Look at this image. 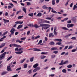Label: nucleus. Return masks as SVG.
<instances>
[{
    "mask_svg": "<svg viewBox=\"0 0 77 77\" xmlns=\"http://www.w3.org/2000/svg\"><path fill=\"white\" fill-rule=\"evenodd\" d=\"M12 56H11V57H8V58L7 59V61H9V60H11V59H12Z\"/></svg>",
    "mask_w": 77,
    "mask_h": 77,
    "instance_id": "obj_30",
    "label": "nucleus"
},
{
    "mask_svg": "<svg viewBox=\"0 0 77 77\" xmlns=\"http://www.w3.org/2000/svg\"><path fill=\"white\" fill-rule=\"evenodd\" d=\"M70 27H73L74 26V24L72 23L70 24Z\"/></svg>",
    "mask_w": 77,
    "mask_h": 77,
    "instance_id": "obj_61",
    "label": "nucleus"
},
{
    "mask_svg": "<svg viewBox=\"0 0 77 77\" xmlns=\"http://www.w3.org/2000/svg\"><path fill=\"white\" fill-rule=\"evenodd\" d=\"M63 65V60H62L60 63H59V65Z\"/></svg>",
    "mask_w": 77,
    "mask_h": 77,
    "instance_id": "obj_27",
    "label": "nucleus"
},
{
    "mask_svg": "<svg viewBox=\"0 0 77 77\" xmlns=\"http://www.w3.org/2000/svg\"><path fill=\"white\" fill-rule=\"evenodd\" d=\"M8 32L6 31L5 32H4L2 35V36H4V35H5L6 34H7V33H8Z\"/></svg>",
    "mask_w": 77,
    "mask_h": 77,
    "instance_id": "obj_41",
    "label": "nucleus"
},
{
    "mask_svg": "<svg viewBox=\"0 0 77 77\" xmlns=\"http://www.w3.org/2000/svg\"><path fill=\"white\" fill-rule=\"evenodd\" d=\"M33 57H32L30 59V60L31 62H33Z\"/></svg>",
    "mask_w": 77,
    "mask_h": 77,
    "instance_id": "obj_51",
    "label": "nucleus"
},
{
    "mask_svg": "<svg viewBox=\"0 0 77 77\" xmlns=\"http://www.w3.org/2000/svg\"><path fill=\"white\" fill-rule=\"evenodd\" d=\"M23 16H20L18 17L17 18L18 19H21V18H23Z\"/></svg>",
    "mask_w": 77,
    "mask_h": 77,
    "instance_id": "obj_46",
    "label": "nucleus"
},
{
    "mask_svg": "<svg viewBox=\"0 0 77 77\" xmlns=\"http://www.w3.org/2000/svg\"><path fill=\"white\" fill-rule=\"evenodd\" d=\"M41 59H45V57H46V56L43 55V56H41Z\"/></svg>",
    "mask_w": 77,
    "mask_h": 77,
    "instance_id": "obj_25",
    "label": "nucleus"
},
{
    "mask_svg": "<svg viewBox=\"0 0 77 77\" xmlns=\"http://www.w3.org/2000/svg\"><path fill=\"white\" fill-rule=\"evenodd\" d=\"M69 0H68L67 2L65 4V6H67L68 5V2H69Z\"/></svg>",
    "mask_w": 77,
    "mask_h": 77,
    "instance_id": "obj_48",
    "label": "nucleus"
},
{
    "mask_svg": "<svg viewBox=\"0 0 77 77\" xmlns=\"http://www.w3.org/2000/svg\"><path fill=\"white\" fill-rule=\"evenodd\" d=\"M23 53V51H21L20 52H15V53H16V54H21V53Z\"/></svg>",
    "mask_w": 77,
    "mask_h": 77,
    "instance_id": "obj_20",
    "label": "nucleus"
},
{
    "mask_svg": "<svg viewBox=\"0 0 77 77\" xmlns=\"http://www.w3.org/2000/svg\"><path fill=\"white\" fill-rule=\"evenodd\" d=\"M24 66V68H27V64H25L24 65H23Z\"/></svg>",
    "mask_w": 77,
    "mask_h": 77,
    "instance_id": "obj_28",
    "label": "nucleus"
},
{
    "mask_svg": "<svg viewBox=\"0 0 77 77\" xmlns=\"http://www.w3.org/2000/svg\"><path fill=\"white\" fill-rule=\"evenodd\" d=\"M5 44H6V43H2L1 45H0V48H2V47H4V46L5 45Z\"/></svg>",
    "mask_w": 77,
    "mask_h": 77,
    "instance_id": "obj_16",
    "label": "nucleus"
},
{
    "mask_svg": "<svg viewBox=\"0 0 77 77\" xmlns=\"http://www.w3.org/2000/svg\"><path fill=\"white\" fill-rule=\"evenodd\" d=\"M15 29H14L12 28L11 29L10 31V32H11V33L9 35L10 37H11V35H13V34L14 33V32H15Z\"/></svg>",
    "mask_w": 77,
    "mask_h": 77,
    "instance_id": "obj_2",
    "label": "nucleus"
},
{
    "mask_svg": "<svg viewBox=\"0 0 77 77\" xmlns=\"http://www.w3.org/2000/svg\"><path fill=\"white\" fill-rule=\"evenodd\" d=\"M8 73V72L7 71H4L2 72L1 73L2 75H4L5 74H7Z\"/></svg>",
    "mask_w": 77,
    "mask_h": 77,
    "instance_id": "obj_13",
    "label": "nucleus"
},
{
    "mask_svg": "<svg viewBox=\"0 0 77 77\" xmlns=\"http://www.w3.org/2000/svg\"><path fill=\"white\" fill-rule=\"evenodd\" d=\"M77 51V50L76 49H74L72 50L71 51L72 53H74V52H75V51Z\"/></svg>",
    "mask_w": 77,
    "mask_h": 77,
    "instance_id": "obj_36",
    "label": "nucleus"
},
{
    "mask_svg": "<svg viewBox=\"0 0 77 77\" xmlns=\"http://www.w3.org/2000/svg\"><path fill=\"white\" fill-rule=\"evenodd\" d=\"M34 50V51H41V50L37 49V48H34V49H29V50Z\"/></svg>",
    "mask_w": 77,
    "mask_h": 77,
    "instance_id": "obj_5",
    "label": "nucleus"
},
{
    "mask_svg": "<svg viewBox=\"0 0 77 77\" xmlns=\"http://www.w3.org/2000/svg\"><path fill=\"white\" fill-rule=\"evenodd\" d=\"M56 44H57L58 45H60L62 44V43L60 42H57L56 43Z\"/></svg>",
    "mask_w": 77,
    "mask_h": 77,
    "instance_id": "obj_54",
    "label": "nucleus"
},
{
    "mask_svg": "<svg viewBox=\"0 0 77 77\" xmlns=\"http://www.w3.org/2000/svg\"><path fill=\"white\" fill-rule=\"evenodd\" d=\"M21 69V68L20 67L19 68H18L16 70V71H18V70H20V69Z\"/></svg>",
    "mask_w": 77,
    "mask_h": 77,
    "instance_id": "obj_62",
    "label": "nucleus"
},
{
    "mask_svg": "<svg viewBox=\"0 0 77 77\" xmlns=\"http://www.w3.org/2000/svg\"><path fill=\"white\" fill-rule=\"evenodd\" d=\"M7 71H12V69H11L10 66H7Z\"/></svg>",
    "mask_w": 77,
    "mask_h": 77,
    "instance_id": "obj_6",
    "label": "nucleus"
},
{
    "mask_svg": "<svg viewBox=\"0 0 77 77\" xmlns=\"http://www.w3.org/2000/svg\"><path fill=\"white\" fill-rule=\"evenodd\" d=\"M61 29H62V30H69V29H67V28L65 27H62Z\"/></svg>",
    "mask_w": 77,
    "mask_h": 77,
    "instance_id": "obj_22",
    "label": "nucleus"
},
{
    "mask_svg": "<svg viewBox=\"0 0 77 77\" xmlns=\"http://www.w3.org/2000/svg\"><path fill=\"white\" fill-rule=\"evenodd\" d=\"M32 69H30L27 72V73H28L29 74H30L32 72Z\"/></svg>",
    "mask_w": 77,
    "mask_h": 77,
    "instance_id": "obj_26",
    "label": "nucleus"
},
{
    "mask_svg": "<svg viewBox=\"0 0 77 77\" xmlns=\"http://www.w3.org/2000/svg\"><path fill=\"white\" fill-rule=\"evenodd\" d=\"M55 40L57 42H62V40L61 39H55Z\"/></svg>",
    "mask_w": 77,
    "mask_h": 77,
    "instance_id": "obj_11",
    "label": "nucleus"
},
{
    "mask_svg": "<svg viewBox=\"0 0 77 77\" xmlns=\"http://www.w3.org/2000/svg\"><path fill=\"white\" fill-rule=\"evenodd\" d=\"M26 59V58H24L20 61V63H23V62H24V61Z\"/></svg>",
    "mask_w": 77,
    "mask_h": 77,
    "instance_id": "obj_18",
    "label": "nucleus"
},
{
    "mask_svg": "<svg viewBox=\"0 0 77 77\" xmlns=\"http://www.w3.org/2000/svg\"><path fill=\"white\" fill-rule=\"evenodd\" d=\"M40 26L41 27H45V26H48V24H40Z\"/></svg>",
    "mask_w": 77,
    "mask_h": 77,
    "instance_id": "obj_8",
    "label": "nucleus"
},
{
    "mask_svg": "<svg viewBox=\"0 0 77 77\" xmlns=\"http://www.w3.org/2000/svg\"><path fill=\"white\" fill-rule=\"evenodd\" d=\"M43 9H49V8L47 7L46 5H44L42 7Z\"/></svg>",
    "mask_w": 77,
    "mask_h": 77,
    "instance_id": "obj_9",
    "label": "nucleus"
},
{
    "mask_svg": "<svg viewBox=\"0 0 77 77\" xmlns=\"http://www.w3.org/2000/svg\"><path fill=\"white\" fill-rule=\"evenodd\" d=\"M45 23H47L48 24H49V23H50V21L46 20L45 21Z\"/></svg>",
    "mask_w": 77,
    "mask_h": 77,
    "instance_id": "obj_60",
    "label": "nucleus"
},
{
    "mask_svg": "<svg viewBox=\"0 0 77 77\" xmlns=\"http://www.w3.org/2000/svg\"><path fill=\"white\" fill-rule=\"evenodd\" d=\"M28 15H29V16H30V17H32L33 16V13L29 14H28Z\"/></svg>",
    "mask_w": 77,
    "mask_h": 77,
    "instance_id": "obj_49",
    "label": "nucleus"
},
{
    "mask_svg": "<svg viewBox=\"0 0 77 77\" xmlns=\"http://www.w3.org/2000/svg\"><path fill=\"white\" fill-rule=\"evenodd\" d=\"M45 20H45L44 19H41V23H42V24L44 23H45Z\"/></svg>",
    "mask_w": 77,
    "mask_h": 77,
    "instance_id": "obj_21",
    "label": "nucleus"
},
{
    "mask_svg": "<svg viewBox=\"0 0 77 77\" xmlns=\"http://www.w3.org/2000/svg\"><path fill=\"white\" fill-rule=\"evenodd\" d=\"M30 33V31H28L27 32V33L26 34L27 35H29Z\"/></svg>",
    "mask_w": 77,
    "mask_h": 77,
    "instance_id": "obj_50",
    "label": "nucleus"
},
{
    "mask_svg": "<svg viewBox=\"0 0 77 77\" xmlns=\"http://www.w3.org/2000/svg\"><path fill=\"white\" fill-rule=\"evenodd\" d=\"M3 20H4V23L5 24H6V22H7V23H9V20H6L5 19H3Z\"/></svg>",
    "mask_w": 77,
    "mask_h": 77,
    "instance_id": "obj_12",
    "label": "nucleus"
},
{
    "mask_svg": "<svg viewBox=\"0 0 77 77\" xmlns=\"http://www.w3.org/2000/svg\"><path fill=\"white\" fill-rule=\"evenodd\" d=\"M23 48H20L18 50H17V51H23Z\"/></svg>",
    "mask_w": 77,
    "mask_h": 77,
    "instance_id": "obj_34",
    "label": "nucleus"
},
{
    "mask_svg": "<svg viewBox=\"0 0 77 77\" xmlns=\"http://www.w3.org/2000/svg\"><path fill=\"white\" fill-rule=\"evenodd\" d=\"M41 69V68L39 67H36V68L35 69L33 70V72H35L37 71H38V70H40Z\"/></svg>",
    "mask_w": 77,
    "mask_h": 77,
    "instance_id": "obj_3",
    "label": "nucleus"
},
{
    "mask_svg": "<svg viewBox=\"0 0 77 77\" xmlns=\"http://www.w3.org/2000/svg\"><path fill=\"white\" fill-rule=\"evenodd\" d=\"M48 25L49 26H45L46 27H45L44 29H45V30H47V29H48V28H49V27H50V25L48 24Z\"/></svg>",
    "mask_w": 77,
    "mask_h": 77,
    "instance_id": "obj_19",
    "label": "nucleus"
},
{
    "mask_svg": "<svg viewBox=\"0 0 77 77\" xmlns=\"http://www.w3.org/2000/svg\"><path fill=\"white\" fill-rule=\"evenodd\" d=\"M72 65L70 64L69 65H68L67 66V68H72Z\"/></svg>",
    "mask_w": 77,
    "mask_h": 77,
    "instance_id": "obj_29",
    "label": "nucleus"
},
{
    "mask_svg": "<svg viewBox=\"0 0 77 77\" xmlns=\"http://www.w3.org/2000/svg\"><path fill=\"white\" fill-rule=\"evenodd\" d=\"M23 41H21L19 40H17L16 41V42H19V43H21Z\"/></svg>",
    "mask_w": 77,
    "mask_h": 77,
    "instance_id": "obj_38",
    "label": "nucleus"
},
{
    "mask_svg": "<svg viewBox=\"0 0 77 77\" xmlns=\"http://www.w3.org/2000/svg\"><path fill=\"white\" fill-rule=\"evenodd\" d=\"M67 63H68V60L66 61L63 63V65H65V64H67Z\"/></svg>",
    "mask_w": 77,
    "mask_h": 77,
    "instance_id": "obj_37",
    "label": "nucleus"
},
{
    "mask_svg": "<svg viewBox=\"0 0 77 77\" xmlns=\"http://www.w3.org/2000/svg\"><path fill=\"white\" fill-rule=\"evenodd\" d=\"M67 23L68 24H70V23H71L72 21L70 20H69L67 21Z\"/></svg>",
    "mask_w": 77,
    "mask_h": 77,
    "instance_id": "obj_45",
    "label": "nucleus"
},
{
    "mask_svg": "<svg viewBox=\"0 0 77 77\" xmlns=\"http://www.w3.org/2000/svg\"><path fill=\"white\" fill-rule=\"evenodd\" d=\"M67 27L68 28H69V27H71V26H70V24H68L67 25Z\"/></svg>",
    "mask_w": 77,
    "mask_h": 77,
    "instance_id": "obj_63",
    "label": "nucleus"
},
{
    "mask_svg": "<svg viewBox=\"0 0 77 77\" xmlns=\"http://www.w3.org/2000/svg\"><path fill=\"white\" fill-rule=\"evenodd\" d=\"M51 12H52L53 13H54V14H57V13L56 12V11H51Z\"/></svg>",
    "mask_w": 77,
    "mask_h": 77,
    "instance_id": "obj_57",
    "label": "nucleus"
},
{
    "mask_svg": "<svg viewBox=\"0 0 77 77\" xmlns=\"http://www.w3.org/2000/svg\"><path fill=\"white\" fill-rule=\"evenodd\" d=\"M71 20H73V21H75V20H76V18H75L74 17H73Z\"/></svg>",
    "mask_w": 77,
    "mask_h": 77,
    "instance_id": "obj_32",
    "label": "nucleus"
},
{
    "mask_svg": "<svg viewBox=\"0 0 77 77\" xmlns=\"http://www.w3.org/2000/svg\"><path fill=\"white\" fill-rule=\"evenodd\" d=\"M42 42V40L41 39L39 41V42L38 43L37 45H39V44H41Z\"/></svg>",
    "mask_w": 77,
    "mask_h": 77,
    "instance_id": "obj_39",
    "label": "nucleus"
},
{
    "mask_svg": "<svg viewBox=\"0 0 77 77\" xmlns=\"http://www.w3.org/2000/svg\"><path fill=\"white\" fill-rule=\"evenodd\" d=\"M26 39V37H23L20 38V39H21V41H23V40H25Z\"/></svg>",
    "mask_w": 77,
    "mask_h": 77,
    "instance_id": "obj_40",
    "label": "nucleus"
},
{
    "mask_svg": "<svg viewBox=\"0 0 77 77\" xmlns=\"http://www.w3.org/2000/svg\"><path fill=\"white\" fill-rule=\"evenodd\" d=\"M28 26H29V27H33V24H29L28 25Z\"/></svg>",
    "mask_w": 77,
    "mask_h": 77,
    "instance_id": "obj_58",
    "label": "nucleus"
},
{
    "mask_svg": "<svg viewBox=\"0 0 77 77\" xmlns=\"http://www.w3.org/2000/svg\"><path fill=\"white\" fill-rule=\"evenodd\" d=\"M77 8V5H74V6H73V10L74 11L75 10V9H76V8Z\"/></svg>",
    "mask_w": 77,
    "mask_h": 77,
    "instance_id": "obj_35",
    "label": "nucleus"
},
{
    "mask_svg": "<svg viewBox=\"0 0 77 77\" xmlns=\"http://www.w3.org/2000/svg\"><path fill=\"white\" fill-rule=\"evenodd\" d=\"M11 17H13V16H14V12L11 14Z\"/></svg>",
    "mask_w": 77,
    "mask_h": 77,
    "instance_id": "obj_64",
    "label": "nucleus"
},
{
    "mask_svg": "<svg viewBox=\"0 0 77 77\" xmlns=\"http://www.w3.org/2000/svg\"><path fill=\"white\" fill-rule=\"evenodd\" d=\"M13 47H17V44H13L11 45Z\"/></svg>",
    "mask_w": 77,
    "mask_h": 77,
    "instance_id": "obj_59",
    "label": "nucleus"
},
{
    "mask_svg": "<svg viewBox=\"0 0 77 77\" xmlns=\"http://www.w3.org/2000/svg\"><path fill=\"white\" fill-rule=\"evenodd\" d=\"M38 25H37V24H35L34 25H33V27L38 28Z\"/></svg>",
    "mask_w": 77,
    "mask_h": 77,
    "instance_id": "obj_31",
    "label": "nucleus"
},
{
    "mask_svg": "<svg viewBox=\"0 0 77 77\" xmlns=\"http://www.w3.org/2000/svg\"><path fill=\"white\" fill-rule=\"evenodd\" d=\"M42 16V14L41 13H38L37 14V17H41Z\"/></svg>",
    "mask_w": 77,
    "mask_h": 77,
    "instance_id": "obj_33",
    "label": "nucleus"
},
{
    "mask_svg": "<svg viewBox=\"0 0 77 77\" xmlns=\"http://www.w3.org/2000/svg\"><path fill=\"white\" fill-rule=\"evenodd\" d=\"M58 50V49H57V47H53V48H52L51 49V51H52L53 50Z\"/></svg>",
    "mask_w": 77,
    "mask_h": 77,
    "instance_id": "obj_15",
    "label": "nucleus"
},
{
    "mask_svg": "<svg viewBox=\"0 0 77 77\" xmlns=\"http://www.w3.org/2000/svg\"><path fill=\"white\" fill-rule=\"evenodd\" d=\"M53 53H54L55 54H57L58 53V51H53Z\"/></svg>",
    "mask_w": 77,
    "mask_h": 77,
    "instance_id": "obj_56",
    "label": "nucleus"
},
{
    "mask_svg": "<svg viewBox=\"0 0 77 77\" xmlns=\"http://www.w3.org/2000/svg\"><path fill=\"white\" fill-rule=\"evenodd\" d=\"M22 10L25 13V14H26L27 12V11L26 10V9L25 8H24V7H23L22 8Z\"/></svg>",
    "mask_w": 77,
    "mask_h": 77,
    "instance_id": "obj_14",
    "label": "nucleus"
},
{
    "mask_svg": "<svg viewBox=\"0 0 77 77\" xmlns=\"http://www.w3.org/2000/svg\"><path fill=\"white\" fill-rule=\"evenodd\" d=\"M55 3L56 2H55V0H52V5H55Z\"/></svg>",
    "mask_w": 77,
    "mask_h": 77,
    "instance_id": "obj_23",
    "label": "nucleus"
},
{
    "mask_svg": "<svg viewBox=\"0 0 77 77\" xmlns=\"http://www.w3.org/2000/svg\"><path fill=\"white\" fill-rule=\"evenodd\" d=\"M54 35H55V36L57 35V32H56V31H54Z\"/></svg>",
    "mask_w": 77,
    "mask_h": 77,
    "instance_id": "obj_53",
    "label": "nucleus"
},
{
    "mask_svg": "<svg viewBox=\"0 0 77 77\" xmlns=\"http://www.w3.org/2000/svg\"><path fill=\"white\" fill-rule=\"evenodd\" d=\"M62 72H63V73H66V70L65 69H64L62 70Z\"/></svg>",
    "mask_w": 77,
    "mask_h": 77,
    "instance_id": "obj_24",
    "label": "nucleus"
},
{
    "mask_svg": "<svg viewBox=\"0 0 77 77\" xmlns=\"http://www.w3.org/2000/svg\"><path fill=\"white\" fill-rule=\"evenodd\" d=\"M23 21L21 22L20 21H17L15 22V24H23Z\"/></svg>",
    "mask_w": 77,
    "mask_h": 77,
    "instance_id": "obj_7",
    "label": "nucleus"
},
{
    "mask_svg": "<svg viewBox=\"0 0 77 77\" xmlns=\"http://www.w3.org/2000/svg\"><path fill=\"white\" fill-rule=\"evenodd\" d=\"M31 4L30 3V2H27V5H28V6H29L30 5H31Z\"/></svg>",
    "mask_w": 77,
    "mask_h": 77,
    "instance_id": "obj_55",
    "label": "nucleus"
},
{
    "mask_svg": "<svg viewBox=\"0 0 77 77\" xmlns=\"http://www.w3.org/2000/svg\"><path fill=\"white\" fill-rule=\"evenodd\" d=\"M22 27L23 26L22 25H20L18 26V27L17 28V29H20V28H22Z\"/></svg>",
    "mask_w": 77,
    "mask_h": 77,
    "instance_id": "obj_17",
    "label": "nucleus"
},
{
    "mask_svg": "<svg viewBox=\"0 0 77 77\" xmlns=\"http://www.w3.org/2000/svg\"><path fill=\"white\" fill-rule=\"evenodd\" d=\"M69 47V46H68V45L66 46H65V48H64L63 50H66V49H67V48H68Z\"/></svg>",
    "mask_w": 77,
    "mask_h": 77,
    "instance_id": "obj_43",
    "label": "nucleus"
},
{
    "mask_svg": "<svg viewBox=\"0 0 77 77\" xmlns=\"http://www.w3.org/2000/svg\"><path fill=\"white\" fill-rule=\"evenodd\" d=\"M9 5L10 6V5L8 6V9H11L12 8V7H14V5L12 3H9Z\"/></svg>",
    "mask_w": 77,
    "mask_h": 77,
    "instance_id": "obj_4",
    "label": "nucleus"
},
{
    "mask_svg": "<svg viewBox=\"0 0 77 77\" xmlns=\"http://www.w3.org/2000/svg\"><path fill=\"white\" fill-rule=\"evenodd\" d=\"M56 57V55H52L51 56V58L52 59H53V58H54V57Z\"/></svg>",
    "mask_w": 77,
    "mask_h": 77,
    "instance_id": "obj_44",
    "label": "nucleus"
},
{
    "mask_svg": "<svg viewBox=\"0 0 77 77\" xmlns=\"http://www.w3.org/2000/svg\"><path fill=\"white\" fill-rule=\"evenodd\" d=\"M38 65H39V64H38V63H37L35 64L33 66V67L34 68H37V66H38Z\"/></svg>",
    "mask_w": 77,
    "mask_h": 77,
    "instance_id": "obj_10",
    "label": "nucleus"
},
{
    "mask_svg": "<svg viewBox=\"0 0 77 77\" xmlns=\"http://www.w3.org/2000/svg\"><path fill=\"white\" fill-rule=\"evenodd\" d=\"M6 54V52H5L2 54L0 56V60H2V59H3L5 58V54Z\"/></svg>",
    "mask_w": 77,
    "mask_h": 77,
    "instance_id": "obj_1",
    "label": "nucleus"
},
{
    "mask_svg": "<svg viewBox=\"0 0 77 77\" xmlns=\"http://www.w3.org/2000/svg\"><path fill=\"white\" fill-rule=\"evenodd\" d=\"M53 34L52 33H51L50 34H49V37H51V36H52V35H53Z\"/></svg>",
    "mask_w": 77,
    "mask_h": 77,
    "instance_id": "obj_52",
    "label": "nucleus"
},
{
    "mask_svg": "<svg viewBox=\"0 0 77 77\" xmlns=\"http://www.w3.org/2000/svg\"><path fill=\"white\" fill-rule=\"evenodd\" d=\"M39 38H40V36L39 35H38L35 37V39H37Z\"/></svg>",
    "mask_w": 77,
    "mask_h": 77,
    "instance_id": "obj_47",
    "label": "nucleus"
},
{
    "mask_svg": "<svg viewBox=\"0 0 77 77\" xmlns=\"http://www.w3.org/2000/svg\"><path fill=\"white\" fill-rule=\"evenodd\" d=\"M49 44L50 45H54V42H51Z\"/></svg>",
    "mask_w": 77,
    "mask_h": 77,
    "instance_id": "obj_42",
    "label": "nucleus"
}]
</instances>
